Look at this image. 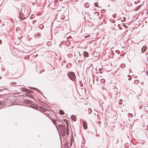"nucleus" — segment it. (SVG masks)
Returning a JSON list of instances; mask_svg holds the SVG:
<instances>
[{
  "mask_svg": "<svg viewBox=\"0 0 148 148\" xmlns=\"http://www.w3.org/2000/svg\"><path fill=\"white\" fill-rule=\"evenodd\" d=\"M23 10H22L19 13V16L21 20H23L25 19V17H21V15H23V16H26L27 12H25V9L24 8Z\"/></svg>",
  "mask_w": 148,
  "mask_h": 148,
  "instance_id": "f257e3e1",
  "label": "nucleus"
},
{
  "mask_svg": "<svg viewBox=\"0 0 148 148\" xmlns=\"http://www.w3.org/2000/svg\"><path fill=\"white\" fill-rule=\"evenodd\" d=\"M68 75L70 79L74 80L75 77V76L74 73L73 72H70L69 73Z\"/></svg>",
  "mask_w": 148,
  "mask_h": 148,
  "instance_id": "f03ea898",
  "label": "nucleus"
},
{
  "mask_svg": "<svg viewBox=\"0 0 148 148\" xmlns=\"http://www.w3.org/2000/svg\"><path fill=\"white\" fill-rule=\"evenodd\" d=\"M106 86L104 84L101 86H99V88L102 91H104V90H106Z\"/></svg>",
  "mask_w": 148,
  "mask_h": 148,
  "instance_id": "7ed1b4c3",
  "label": "nucleus"
},
{
  "mask_svg": "<svg viewBox=\"0 0 148 148\" xmlns=\"http://www.w3.org/2000/svg\"><path fill=\"white\" fill-rule=\"evenodd\" d=\"M147 47L146 46H143L141 49V52L143 53H144L147 50Z\"/></svg>",
  "mask_w": 148,
  "mask_h": 148,
  "instance_id": "20e7f679",
  "label": "nucleus"
},
{
  "mask_svg": "<svg viewBox=\"0 0 148 148\" xmlns=\"http://www.w3.org/2000/svg\"><path fill=\"white\" fill-rule=\"evenodd\" d=\"M83 125L84 129H86L87 128V127L86 126V123L85 121H83Z\"/></svg>",
  "mask_w": 148,
  "mask_h": 148,
  "instance_id": "39448f33",
  "label": "nucleus"
},
{
  "mask_svg": "<svg viewBox=\"0 0 148 148\" xmlns=\"http://www.w3.org/2000/svg\"><path fill=\"white\" fill-rule=\"evenodd\" d=\"M118 90V89L116 88H114L113 90V91L114 93H115L116 94H117L119 92Z\"/></svg>",
  "mask_w": 148,
  "mask_h": 148,
  "instance_id": "423d86ee",
  "label": "nucleus"
},
{
  "mask_svg": "<svg viewBox=\"0 0 148 148\" xmlns=\"http://www.w3.org/2000/svg\"><path fill=\"white\" fill-rule=\"evenodd\" d=\"M23 90L24 91L26 92L27 93H31L32 92V91L31 90H29L26 88H23Z\"/></svg>",
  "mask_w": 148,
  "mask_h": 148,
  "instance_id": "0eeeda50",
  "label": "nucleus"
},
{
  "mask_svg": "<svg viewBox=\"0 0 148 148\" xmlns=\"http://www.w3.org/2000/svg\"><path fill=\"white\" fill-rule=\"evenodd\" d=\"M84 56L85 57H88V53L87 51H85L84 53Z\"/></svg>",
  "mask_w": 148,
  "mask_h": 148,
  "instance_id": "6e6552de",
  "label": "nucleus"
},
{
  "mask_svg": "<svg viewBox=\"0 0 148 148\" xmlns=\"http://www.w3.org/2000/svg\"><path fill=\"white\" fill-rule=\"evenodd\" d=\"M66 134L67 135H69V127L67 125L66 127Z\"/></svg>",
  "mask_w": 148,
  "mask_h": 148,
  "instance_id": "1a4fd4ad",
  "label": "nucleus"
},
{
  "mask_svg": "<svg viewBox=\"0 0 148 148\" xmlns=\"http://www.w3.org/2000/svg\"><path fill=\"white\" fill-rule=\"evenodd\" d=\"M71 118L74 121H76V117L74 115H72Z\"/></svg>",
  "mask_w": 148,
  "mask_h": 148,
  "instance_id": "9d476101",
  "label": "nucleus"
},
{
  "mask_svg": "<svg viewBox=\"0 0 148 148\" xmlns=\"http://www.w3.org/2000/svg\"><path fill=\"white\" fill-rule=\"evenodd\" d=\"M44 27V25L42 24H40L39 25V28L40 29H42Z\"/></svg>",
  "mask_w": 148,
  "mask_h": 148,
  "instance_id": "9b49d317",
  "label": "nucleus"
},
{
  "mask_svg": "<svg viewBox=\"0 0 148 148\" xmlns=\"http://www.w3.org/2000/svg\"><path fill=\"white\" fill-rule=\"evenodd\" d=\"M100 82L102 83H104L105 82V80L103 79H102L100 80Z\"/></svg>",
  "mask_w": 148,
  "mask_h": 148,
  "instance_id": "f8f14e48",
  "label": "nucleus"
},
{
  "mask_svg": "<svg viewBox=\"0 0 148 148\" xmlns=\"http://www.w3.org/2000/svg\"><path fill=\"white\" fill-rule=\"evenodd\" d=\"M59 113L60 114H64L63 111L62 110H59Z\"/></svg>",
  "mask_w": 148,
  "mask_h": 148,
  "instance_id": "ddd939ff",
  "label": "nucleus"
},
{
  "mask_svg": "<svg viewBox=\"0 0 148 148\" xmlns=\"http://www.w3.org/2000/svg\"><path fill=\"white\" fill-rule=\"evenodd\" d=\"M51 43L49 41H48L47 43V44L48 46H50L51 45Z\"/></svg>",
  "mask_w": 148,
  "mask_h": 148,
  "instance_id": "4468645a",
  "label": "nucleus"
},
{
  "mask_svg": "<svg viewBox=\"0 0 148 148\" xmlns=\"http://www.w3.org/2000/svg\"><path fill=\"white\" fill-rule=\"evenodd\" d=\"M40 36L41 34L40 33H37L35 35V36H38V37H40Z\"/></svg>",
  "mask_w": 148,
  "mask_h": 148,
  "instance_id": "2eb2a0df",
  "label": "nucleus"
},
{
  "mask_svg": "<svg viewBox=\"0 0 148 148\" xmlns=\"http://www.w3.org/2000/svg\"><path fill=\"white\" fill-rule=\"evenodd\" d=\"M25 102L27 103H30L31 102V101L29 100H26Z\"/></svg>",
  "mask_w": 148,
  "mask_h": 148,
  "instance_id": "dca6fc26",
  "label": "nucleus"
},
{
  "mask_svg": "<svg viewBox=\"0 0 148 148\" xmlns=\"http://www.w3.org/2000/svg\"><path fill=\"white\" fill-rule=\"evenodd\" d=\"M42 110L44 112H45L47 110V109L42 108Z\"/></svg>",
  "mask_w": 148,
  "mask_h": 148,
  "instance_id": "f3484780",
  "label": "nucleus"
},
{
  "mask_svg": "<svg viewBox=\"0 0 148 148\" xmlns=\"http://www.w3.org/2000/svg\"><path fill=\"white\" fill-rule=\"evenodd\" d=\"M88 109H88V111H89L88 113L89 114H90L91 113V112H92L90 108H88Z\"/></svg>",
  "mask_w": 148,
  "mask_h": 148,
  "instance_id": "a211bd4d",
  "label": "nucleus"
},
{
  "mask_svg": "<svg viewBox=\"0 0 148 148\" xmlns=\"http://www.w3.org/2000/svg\"><path fill=\"white\" fill-rule=\"evenodd\" d=\"M88 109H88V111H89L88 113L89 114H90L91 113V112H92L90 108H88Z\"/></svg>",
  "mask_w": 148,
  "mask_h": 148,
  "instance_id": "6ab92c4d",
  "label": "nucleus"
},
{
  "mask_svg": "<svg viewBox=\"0 0 148 148\" xmlns=\"http://www.w3.org/2000/svg\"><path fill=\"white\" fill-rule=\"evenodd\" d=\"M94 4H95V7H97L98 6L97 3H95Z\"/></svg>",
  "mask_w": 148,
  "mask_h": 148,
  "instance_id": "aec40b11",
  "label": "nucleus"
},
{
  "mask_svg": "<svg viewBox=\"0 0 148 148\" xmlns=\"http://www.w3.org/2000/svg\"><path fill=\"white\" fill-rule=\"evenodd\" d=\"M118 27H119V29H122V28L120 27V25L119 24H118Z\"/></svg>",
  "mask_w": 148,
  "mask_h": 148,
  "instance_id": "412c9836",
  "label": "nucleus"
},
{
  "mask_svg": "<svg viewBox=\"0 0 148 148\" xmlns=\"http://www.w3.org/2000/svg\"><path fill=\"white\" fill-rule=\"evenodd\" d=\"M53 123L55 124V125L56 124V121L54 120H53Z\"/></svg>",
  "mask_w": 148,
  "mask_h": 148,
  "instance_id": "4be33fe9",
  "label": "nucleus"
},
{
  "mask_svg": "<svg viewBox=\"0 0 148 148\" xmlns=\"http://www.w3.org/2000/svg\"><path fill=\"white\" fill-rule=\"evenodd\" d=\"M134 82L136 84H138V81H135Z\"/></svg>",
  "mask_w": 148,
  "mask_h": 148,
  "instance_id": "5701e85b",
  "label": "nucleus"
},
{
  "mask_svg": "<svg viewBox=\"0 0 148 148\" xmlns=\"http://www.w3.org/2000/svg\"><path fill=\"white\" fill-rule=\"evenodd\" d=\"M36 20H34V21H33L32 22L33 24H34V23L36 22Z\"/></svg>",
  "mask_w": 148,
  "mask_h": 148,
  "instance_id": "b1692460",
  "label": "nucleus"
},
{
  "mask_svg": "<svg viewBox=\"0 0 148 148\" xmlns=\"http://www.w3.org/2000/svg\"><path fill=\"white\" fill-rule=\"evenodd\" d=\"M122 25L123 26H124L125 27H126V26L125 25V24H124V23H122Z\"/></svg>",
  "mask_w": 148,
  "mask_h": 148,
  "instance_id": "393cba45",
  "label": "nucleus"
},
{
  "mask_svg": "<svg viewBox=\"0 0 148 148\" xmlns=\"http://www.w3.org/2000/svg\"><path fill=\"white\" fill-rule=\"evenodd\" d=\"M129 114L130 115V116H132V115L131 114Z\"/></svg>",
  "mask_w": 148,
  "mask_h": 148,
  "instance_id": "a878e982",
  "label": "nucleus"
},
{
  "mask_svg": "<svg viewBox=\"0 0 148 148\" xmlns=\"http://www.w3.org/2000/svg\"><path fill=\"white\" fill-rule=\"evenodd\" d=\"M95 78H93V83L94 82V80H95Z\"/></svg>",
  "mask_w": 148,
  "mask_h": 148,
  "instance_id": "bb28decb",
  "label": "nucleus"
},
{
  "mask_svg": "<svg viewBox=\"0 0 148 148\" xmlns=\"http://www.w3.org/2000/svg\"><path fill=\"white\" fill-rule=\"evenodd\" d=\"M36 90H38V91L39 92H40V90H39L38 89H37V88H36Z\"/></svg>",
  "mask_w": 148,
  "mask_h": 148,
  "instance_id": "cd10ccee",
  "label": "nucleus"
},
{
  "mask_svg": "<svg viewBox=\"0 0 148 148\" xmlns=\"http://www.w3.org/2000/svg\"><path fill=\"white\" fill-rule=\"evenodd\" d=\"M25 16H23V15H21V17H25Z\"/></svg>",
  "mask_w": 148,
  "mask_h": 148,
  "instance_id": "c85d7f7f",
  "label": "nucleus"
},
{
  "mask_svg": "<svg viewBox=\"0 0 148 148\" xmlns=\"http://www.w3.org/2000/svg\"><path fill=\"white\" fill-rule=\"evenodd\" d=\"M96 80L97 81L98 80V79H97V78L96 77Z\"/></svg>",
  "mask_w": 148,
  "mask_h": 148,
  "instance_id": "c756f323",
  "label": "nucleus"
},
{
  "mask_svg": "<svg viewBox=\"0 0 148 148\" xmlns=\"http://www.w3.org/2000/svg\"><path fill=\"white\" fill-rule=\"evenodd\" d=\"M1 40H0V44L1 43Z\"/></svg>",
  "mask_w": 148,
  "mask_h": 148,
  "instance_id": "7c9ffc66",
  "label": "nucleus"
},
{
  "mask_svg": "<svg viewBox=\"0 0 148 148\" xmlns=\"http://www.w3.org/2000/svg\"><path fill=\"white\" fill-rule=\"evenodd\" d=\"M116 1V0H112V1Z\"/></svg>",
  "mask_w": 148,
  "mask_h": 148,
  "instance_id": "2f4dec72",
  "label": "nucleus"
},
{
  "mask_svg": "<svg viewBox=\"0 0 148 148\" xmlns=\"http://www.w3.org/2000/svg\"><path fill=\"white\" fill-rule=\"evenodd\" d=\"M131 79V78H129V79H128V80H130V79Z\"/></svg>",
  "mask_w": 148,
  "mask_h": 148,
  "instance_id": "473e14b6",
  "label": "nucleus"
},
{
  "mask_svg": "<svg viewBox=\"0 0 148 148\" xmlns=\"http://www.w3.org/2000/svg\"><path fill=\"white\" fill-rule=\"evenodd\" d=\"M71 145H72V143L71 142L70 143Z\"/></svg>",
  "mask_w": 148,
  "mask_h": 148,
  "instance_id": "72a5a7b5",
  "label": "nucleus"
},
{
  "mask_svg": "<svg viewBox=\"0 0 148 148\" xmlns=\"http://www.w3.org/2000/svg\"><path fill=\"white\" fill-rule=\"evenodd\" d=\"M38 56V54H36V57H37Z\"/></svg>",
  "mask_w": 148,
  "mask_h": 148,
  "instance_id": "f704fd0d",
  "label": "nucleus"
},
{
  "mask_svg": "<svg viewBox=\"0 0 148 148\" xmlns=\"http://www.w3.org/2000/svg\"><path fill=\"white\" fill-rule=\"evenodd\" d=\"M62 0H59V1H62Z\"/></svg>",
  "mask_w": 148,
  "mask_h": 148,
  "instance_id": "c9c22d12",
  "label": "nucleus"
},
{
  "mask_svg": "<svg viewBox=\"0 0 148 148\" xmlns=\"http://www.w3.org/2000/svg\"><path fill=\"white\" fill-rule=\"evenodd\" d=\"M147 76H148V73L147 74Z\"/></svg>",
  "mask_w": 148,
  "mask_h": 148,
  "instance_id": "e433bc0d",
  "label": "nucleus"
},
{
  "mask_svg": "<svg viewBox=\"0 0 148 148\" xmlns=\"http://www.w3.org/2000/svg\"><path fill=\"white\" fill-rule=\"evenodd\" d=\"M51 5V4H49V5Z\"/></svg>",
  "mask_w": 148,
  "mask_h": 148,
  "instance_id": "4c0bfd02",
  "label": "nucleus"
}]
</instances>
